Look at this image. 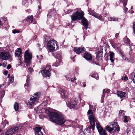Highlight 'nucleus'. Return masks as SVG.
Listing matches in <instances>:
<instances>
[{"label":"nucleus","instance_id":"obj_1","mask_svg":"<svg viewBox=\"0 0 135 135\" xmlns=\"http://www.w3.org/2000/svg\"><path fill=\"white\" fill-rule=\"evenodd\" d=\"M50 120L59 125L64 124L68 127L71 126V122L68 120H64V118L60 114L54 112H50L49 114Z\"/></svg>","mask_w":135,"mask_h":135},{"label":"nucleus","instance_id":"obj_2","mask_svg":"<svg viewBox=\"0 0 135 135\" xmlns=\"http://www.w3.org/2000/svg\"><path fill=\"white\" fill-rule=\"evenodd\" d=\"M87 114L88 115L89 119L91 125V126L88 127V128L90 129L92 128L93 131L95 126V122H96V123H97L96 122L97 120L96 119L95 114L91 109H90L88 110Z\"/></svg>","mask_w":135,"mask_h":135},{"label":"nucleus","instance_id":"obj_3","mask_svg":"<svg viewBox=\"0 0 135 135\" xmlns=\"http://www.w3.org/2000/svg\"><path fill=\"white\" fill-rule=\"evenodd\" d=\"M47 46L48 51L53 52L55 50V46H57L56 41L54 40H49L47 43Z\"/></svg>","mask_w":135,"mask_h":135},{"label":"nucleus","instance_id":"obj_4","mask_svg":"<svg viewBox=\"0 0 135 135\" xmlns=\"http://www.w3.org/2000/svg\"><path fill=\"white\" fill-rule=\"evenodd\" d=\"M111 125L112 128H111L109 126H107L106 127L105 129L109 132H114L116 131H119L120 130V128L117 123L115 122H112Z\"/></svg>","mask_w":135,"mask_h":135},{"label":"nucleus","instance_id":"obj_5","mask_svg":"<svg viewBox=\"0 0 135 135\" xmlns=\"http://www.w3.org/2000/svg\"><path fill=\"white\" fill-rule=\"evenodd\" d=\"M25 61L26 65L28 66L31 63L32 57V54L29 52V50L25 51L24 55Z\"/></svg>","mask_w":135,"mask_h":135},{"label":"nucleus","instance_id":"obj_6","mask_svg":"<svg viewBox=\"0 0 135 135\" xmlns=\"http://www.w3.org/2000/svg\"><path fill=\"white\" fill-rule=\"evenodd\" d=\"M83 12H80L76 11L74 12L73 14L71 16V20L74 21H76L77 20H80L84 16Z\"/></svg>","mask_w":135,"mask_h":135},{"label":"nucleus","instance_id":"obj_7","mask_svg":"<svg viewBox=\"0 0 135 135\" xmlns=\"http://www.w3.org/2000/svg\"><path fill=\"white\" fill-rule=\"evenodd\" d=\"M19 129H21L20 127L18 126L11 128L9 129L6 133V135H12L16 133Z\"/></svg>","mask_w":135,"mask_h":135},{"label":"nucleus","instance_id":"obj_8","mask_svg":"<svg viewBox=\"0 0 135 135\" xmlns=\"http://www.w3.org/2000/svg\"><path fill=\"white\" fill-rule=\"evenodd\" d=\"M38 97L35 98L32 96H31V98L28 101L27 103V105H29L31 108L32 107V106L36 103L38 100Z\"/></svg>","mask_w":135,"mask_h":135},{"label":"nucleus","instance_id":"obj_9","mask_svg":"<svg viewBox=\"0 0 135 135\" xmlns=\"http://www.w3.org/2000/svg\"><path fill=\"white\" fill-rule=\"evenodd\" d=\"M10 57V55L6 52H1L0 53V58L3 60H7Z\"/></svg>","mask_w":135,"mask_h":135},{"label":"nucleus","instance_id":"obj_10","mask_svg":"<svg viewBox=\"0 0 135 135\" xmlns=\"http://www.w3.org/2000/svg\"><path fill=\"white\" fill-rule=\"evenodd\" d=\"M97 128L100 135H107L105 131L99 123H96Z\"/></svg>","mask_w":135,"mask_h":135},{"label":"nucleus","instance_id":"obj_11","mask_svg":"<svg viewBox=\"0 0 135 135\" xmlns=\"http://www.w3.org/2000/svg\"><path fill=\"white\" fill-rule=\"evenodd\" d=\"M30 76L29 75H28L27 76V79L26 81V83L24 85V87L26 89L30 91Z\"/></svg>","mask_w":135,"mask_h":135},{"label":"nucleus","instance_id":"obj_12","mask_svg":"<svg viewBox=\"0 0 135 135\" xmlns=\"http://www.w3.org/2000/svg\"><path fill=\"white\" fill-rule=\"evenodd\" d=\"M85 48L84 47H74V50L77 54L82 53L84 51Z\"/></svg>","mask_w":135,"mask_h":135},{"label":"nucleus","instance_id":"obj_13","mask_svg":"<svg viewBox=\"0 0 135 135\" xmlns=\"http://www.w3.org/2000/svg\"><path fill=\"white\" fill-rule=\"evenodd\" d=\"M83 56L86 60L89 61H91L92 58L91 54L87 52L84 53L83 55Z\"/></svg>","mask_w":135,"mask_h":135},{"label":"nucleus","instance_id":"obj_14","mask_svg":"<svg viewBox=\"0 0 135 135\" xmlns=\"http://www.w3.org/2000/svg\"><path fill=\"white\" fill-rule=\"evenodd\" d=\"M60 90L61 93V94L62 98L64 99L67 98L69 94L68 92L61 88Z\"/></svg>","mask_w":135,"mask_h":135},{"label":"nucleus","instance_id":"obj_15","mask_svg":"<svg viewBox=\"0 0 135 135\" xmlns=\"http://www.w3.org/2000/svg\"><path fill=\"white\" fill-rule=\"evenodd\" d=\"M42 128L41 127H37L35 129V135H43V133L41 131Z\"/></svg>","mask_w":135,"mask_h":135},{"label":"nucleus","instance_id":"obj_16","mask_svg":"<svg viewBox=\"0 0 135 135\" xmlns=\"http://www.w3.org/2000/svg\"><path fill=\"white\" fill-rule=\"evenodd\" d=\"M41 73L44 77H49L50 76V73L49 71H47L44 69L41 71Z\"/></svg>","mask_w":135,"mask_h":135},{"label":"nucleus","instance_id":"obj_17","mask_svg":"<svg viewBox=\"0 0 135 135\" xmlns=\"http://www.w3.org/2000/svg\"><path fill=\"white\" fill-rule=\"evenodd\" d=\"M81 19V22L83 23L86 29H87L88 26V23L87 20L83 17Z\"/></svg>","mask_w":135,"mask_h":135},{"label":"nucleus","instance_id":"obj_18","mask_svg":"<svg viewBox=\"0 0 135 135\" xmlns=\"http://www.w3.org/2000/svg\"><path fill=\"white\" fill-rule=\"evenodd\" d=\"M126 93L120 91H117V95L120 98H122L126 97Z\"/></svg>","mask_w":135,"mask_h":135},{"label":"nucleus","instance_id":"obj_19","mask_svg":"<svg viewBox=\"0 0 135 135\" xmlns=\"http://www.w3.org/2000/svg\"><path fill=\"white\" fill-rule=\"evenodd\" d=\"M76 105V101L75 100H73L71 102L68 103L67 104V105L70 108H72L75 107Z\"/></svg>","mask_w":135,"mask_h":135},{"label":"nucleus","instance_id":"obj_20","mask_svg":"<svg viewBox=\"0 0 135 135\" xmlns=\"http://www.w3.org/2000/svg\"><path fill=\"white\" fill-rule=\"evenodd\" d=\"M53 56L57 59H61V52H57L53 54Z\"/></svg>","mask_w":135,"mask_h":135},{"label":"nucleus","instance_id":"obj_21","mask_svg":"<svg viewBox=\"0 0 135 135\" xmlns=\"http://www.w3.org/2000/svg\"><path fill=\"white\" fill-rule=\"evenodd\" d=\"M110 60L112 62H114V53L112 51L109 52Z\"/></svg>","mask_w":135,"mask_h":135},{"label":"nucleus","instance_id":"obj_22","mask_svg":"<svg viewBox=\"0 0 135 135\" xmlns=\"http://www.w3.org/2000/svg\"><path fill=\"white\" fill-rule=\"evenodd\" d=\"M56 13V12L55 10L54 9L51 10L49 12L48 14L47 15V16L48 17L50 18L52 16H54Z\"/></svg>","mask_w":135,"mask_h":135},{"label":"nucleus","instance_id":"obj_23","mask_svg":"<svg viewBox=\"0 0 135 135\" xmlns=\"http://www.w3.org/2000/svg\"><path fill=\"white\" fill-rule=\"evenodd\" d=\"M21 52V49L20 48H18L15 51V56L18 57H20Z\"/></svg>","mask_w":135,"mask_h":135},{"label":"nucleus","instance_id":"obj_24","mask_svg":"<svg viewBox=\"0 0 135 135\" xmlns=\"http://www.w3.org/2000/svg\"><path fill=\"white\" fill-rule=\"evenodd\" d=\"M88 12L89 14L90 15L94 16V17H97V13L94 12L93 10H92L91 8H89Z\"/></svg>","mask_w":135,"mask_h":135},{"label":"nucleus","instance_id":"obj_25","mask_svg":"<svg viewBox=\"0 0 135 135\" xmlns=\"http://www.w3.org/2000/svg\"><path fill=\"white\" fill-rule=\"evenodd\" d=\"M61 61V59H57L56 61L52 65V66L56 67L58 66Z\"/></svg>","mask_w":135,"mask_h":135},{"label":"nucleus","instance_id":"obj_26","mask_svg":"<svg viewBox=\"0 0 135 135\" xmlns=\"http://www.w3.org/2000/svg\"><path fill=\"white\" fill-rule=\"evenodd\" d=\"M123 41L126 44V45H129L130 44V41L129 38L126 37H125L123 38Z\"/></svg>","mask_w":135,"mask_h":135},{"label":"nucleus","instance_id":"obj_27","mask_svg":"<svg viewBox=\"0 0 135 135\" xmlns=\"http://www.w3.org/2000/svg\"><path fill=\"white\" fill-rule=\"evenodd\" d=\"M1 124V126L3 128L6 125L8 126L9 124V123L7 120L5 119L4 121H3Z\"/></svg>","mask_w":135,"mask_h":135},{"label":"nucleus","instance_id":"obj_28","mask_svg":"<svg viewBox=\"0 0 135 135\" xmlns=\"http://www.w3.org/2000/svg\"><path fill=\"white\" fill-rule=\"evenodd\" d=\"M28 20H30L31 22L33 21V16L32 15L28 16L26 19L24 20L25 21H28Z\"/></svg>","mask_w":135,"mask_h":135},{"label":"nucleus","instance_id":"obj_29","mask_svg":"<svg viewBox=\"0 0 135 135\" xmlns=\"http://www.w3.org/2000/svg\"><path fill=\"white\" fill-rule=\"evenodd\" d=\"M108 19L109 21H115L117 20L118 18L115 17H108Z\"/></svg>","mask_w":135,"mask_h":135},{"label":"nucleus","instance_id":"obj_30","mask_svg":"<svg viewBox=\"0 0 135 135\" xmlns=\"http://www.w3.org/2000/svg\"><path fill=\"white\" fill-rule=\"evenodd\" d=\"M14 109L15 110H17L18 109L19 105L18 103L15 102L14 105Z\"/></svg>","mask_w":135,"mask_h":135},{"label":"nucleus","instance_id":"obj_31","mask_svg":"<svg viewBox=\"0 0 135 135\" xmlns=\"http://www.w3.org/2000/svg\"><path fill=\"white\" fill-rule=\"evenodd\" d=\"M51 66L50 65L47 64L46 66V67L45 68L44 70H46L47 71H50L51 70H50Z\"/></svg>","mask_w":135,"mask_h":135},{"label":"nucleus","instance_id":"obj_32","mask_svg":"<svg viewBox=\"0 0 135 135\" xmlns=\"http://www.w3.org/2000/svg\"><path fill=\"white\" fill-rule=\"evenodd\" d=\"M124 114V111L123 110H120L119 112V116L120 117L123 116Z\"/></svg>","mask_w":135,"mask_h":135},{"label":"nucleus","instance_id":"obj_33","mask_svg":"<svg viewBox=\"0 0 135 135\" xmlns=\"http://www.w3.org/2000/svg\"><path fill=\"white\" fill-rule=\"evenodd\" d=\"M97 17H96V18L98 19L99 20L101 21H104V19L103 18H102V16L101 15H100L99 14H98L97 13Z\"/></svg>","mask_w":135,"mask_h":135},{"label":"nucleus","instance_id":"obj_34","mask_svg":"<svg viewBox=\"0 0 135 135\" xmlns=\"http://www.w3.org/2000/svg\"><path fill=\"white\" fill-rule=\"evenodd\" d=\"M40 93L38 92H36V93H35L33 95V96H32L34 97L35 98H36V97H38V100L39 99V98L40 97L39 96Z\"/></svg>","mask_w":135,"mask_h":135},{"label":"nucleus","instance_id":"obj_35","mask_svg":"<svg viewBox=\"0 0 135 135\" xmlns=\"http://www.w3.org/2000/svg\"><path fill=\"white\" fill-rule=\"evenodd\" d=\"M91 76L94 78H95L97 80H98L99 79V76L97 74H94L92 75H91Z\"/></svg>","mask_w":135,"mask_h":135},{"label":"nucleus","instance_id":"obj_36","mask_svg":"<svg viewBox=\"0 0 135 135\" xmlns=\"http://www.w3.org/2000/svg\"><path fill=\"white\" fill-rule=\"evenodd\" d=\"M121 79L122 80L126 81L128 80V78L127 75H125L124 76L122 77Z\"/></svg>","mask_w":135,"mask_h":135},{"label":"nucleus","instance_id":"obj_37","mask_svg":"<svg viewBox=\"0 0 135 135\" xmlns=\"http://www.w3.org/2000/svg\"><path fill=\"white\" fill-rule=\"evenodd\" d=\"M91 63L92 64H95L97 65H99V64L98 63H96L94 59H92L91 60Z\"/></svg>","mask_w":135,"mask_h":135},{"label":"nucleus","instance_id":"obj_38","mask_svg":"<svg viewBox=\"0 0 135 135\" xmlns=\"http://www.w3.org/2000/svg\"><path fill=\"white\" fill-rule=\"evenodd\" d=\"M128 0H123L122 3H123V6L124 7H125L127 4V2Z\"/></svg>","mask_w":135,"mask_h":135},{"label":"nucleus","instance_id":"obj_39","mask_svg":"<svg viewBox=\"0 0 135 135\" xmlns=\"http://www.w3.org/2000/svg\"><path fill=\"white\" fill-rule=\"evenodd\" d=\"M12 32L14 34L16 33H19L20 32V31L19 30H17L16 29H15L12 30Z\"/></svg>","mask_w":135,"mask_h":135},{"label":"nucleus","instance_id":"obj_40","mask_svg":"<svg viewBox=\"0 0 135 135\" xmlns=\"http://www.w3.org/2000/svg\"><path fill=\"white\" fill-rule=\"evenodd\" d=\"M34 70H33L32 68L31 67H29L28 68V72H29L31 73L32 71H33Z\"/></svg>","mask_w":135,"mask_h":135},{"label":"nucleus","instance_id":"obj_41","mask_svg":"<svg viewBox=\"0 0 135 135\" xmlns=\"http://www.w3.org/2000/svg\"><path fill=\"white\" fill-rule=\"evenodd\" d=\"M110 43L112 46L113 47H115V42L113 41H112L110 42Z\"/></svg>","mask_w":135,"mask_h":135},{"label":"nucleus","instance_id":"obj_42","mask_svg":"<svg viewBox=\"0 0 135 135\" xmlns=\"http://www.w3.org/2000/svg\"><path fill=\"white\" fill-rule=\"evenodd\" d=\"M3 20L4 21V23L6 24V25H8V23L7 21V19L6 17H4L3 18Z\"/></svg>","mask_w":135,"mask_h":135},{"label":"nucleus","instance_id":"obj_43","mask_svg":"<svg viewBox=\"0 0 135 135\" xmlns=\"http://www.w3.org/2000/svg\"><path fill=\"white\" fill-rule=\"evenodd\" d=\"M105 89H104L103 90V95L102 96V97L101 98H102L103 99V98H104V97H105V94H104V91H105Z\"/></svg>","mask_w":135,"mask_h":135},{"label":"nucleus","instance_id":"obj_44","mask_svg":"<svg viewBox=\"0 0 135 135\" xmlns=\"http://www.w3.org/2000/svg\"><path fill=\"white\" fill-rule=\"evenodd\" d=\"M105 91H104V93H110V90L109 89H105Z\"/></svg>","mask_w":135,"mask_h":135},{"label":"nucleus","instance_id":"obj_45","mask_svg":"<svg viewBox=\"0 0 135 135\" xmlns=\"http://www.w3.org/2000/svg\"><path fill=\"white\" fill-rule=\"evenodd\" d=\"M41 45L40 44L38 43L37 44V47H38L40 51H41L42 50V49L40 47Z\"/></svg>","mask_w":135,"mask_h":135},{"label":"nucleus","instance_id":"obj_46","mask_svg":"<svg viewBox=\"0 0 135 135\" xmlns=\"http://www.w3.org/2000/svg\"><path fill=\"white\" fill-rule=\"evenodd\" d=\"M37 58L39 59H42V57H43V56L41 55H40V56L37 55Z\"/></svg>","mask_w":135,"mask_h":135},{"label":"nucleus","instance_id":"obj_47","mask_svg":"<svg viewBox=\"0 0 135 135\" xmlns=\"http://www.w3.org/2000/svg\"><path fill=\"white\" fill-rule=\"evenodd\" d=\"M10 82H13V78L11 77L9 78Z\"/></svg>","mask_w":135,"mask_h":135},{"label":"nucleus","instance_id":"obj_48","mask_svg":"<svg viewBox=\"0 0 135 135\" xmlns=\"http://www.w3.org/2000/svg\"><path fill=\"white\" fill-rule=\"evenodd\" d=\"M11 68V66L10 64H9L7 65V69H9Z\"/></svg>","mask_w":135,"mask_h":135},{"label":"nucleus","instance_id":"obj_49","mask_svg":"<svg viewBox=\"0 0 135 135\" xmlns=\"http://www.w3.org/2000/svg\"><path fill=\"white\" fill-rule=\"evenodd\" d=\"M80 102L81 103H83V105H84L85 104V102L83 100H81Z\"/></svg>","mask_w":135,"mask_h":135},{"label":"nucleus","instance_id":"obj_50","mask_svg":"<svg viewBox=\"0 0 135 135\" xmlns=\"http://www.w3.org/2000/svg\"><path fill=\"white\" fill-rule=\"evenodd\" d=\"M88 129V128L86 129V132L88 133V134H87L88 135H90V132L89 131H87Z\"/></svg>","mask_w":135,"mask_h":135},{"label":"nucleus","instance_id":"obj_51","mask_svg":"<svg viewBox=\"0 0 135 135\" xmlns=\"http://www.w3.org/2000/svg\"><path fill=\"white\" fill-rule=\"evenodd\" d=\"M32 22V23L34 24H36L37 23V22L35 21H33L32 22Z\"/></svg>","mask_w":135,"mask_h":135},{"label":"nucleus","instance_id":"obj_52","mask_svg":"<svg viewBox=\"0 0 135 135\" xmlns=\"http://www.w3.org/2000/svg\"><path fill=\"white\" fill-rule=\"evenodd\" d=\"M8 71H5V73H4V75H7V74H8Z\"/></svg>","mask_w":135,"mask_h":135},{"label":"nucleus","instance_id":"obj_53","mask_svg":"<svg viewBox=\"0 0 135 135\" xmlns=\"http://www.w3.org/2000/svg\"><path fill=\"white\" fill-rule=\"evenodd\" d=\"M119 35V33H117L115 34V37L116 38H117L118 37V36Z\"/></svg>","mask_w":135,"mask_h":135},{"label":"nucleus","instance_id":"obj_54","mask_svg":"<svg viewBox=\"0 0 135 135\" xmlns=\"http://www.w3.org/2000/svg\"><path fill=\"white\" fill-rule=\"evenodd\" d=\"M7 64L6 63H3V66L4 67H6Z\"/></svg>","mask_w":135,"mask_h":135},{"label":"nucleus","instance_id":"obj_55","mask_svg":"<svg viewBox=\"0 0 135 135\" xmlns=\"http://www.w3.org/2000/svg\"><path fill=\"white\" fill-rule=\"evenodd\" d=\"M128 120H127V119H124V122L125 123H127L128 122Z\"/></svg>","mask_w":135,"mask_h":135},{"label":"nucleus","instance_id":"obj_56","mask_svg":"<svg viewBox=\"0 0 135 135\" xmlns=\"http://www.w3.org/2000/svg\"><path fill=\"white\" fill-rule=\"evenodd\" d=\"M3 24L2 23V22L1 21H0V28L2 26Z\"/></svg>","mask_w":135,"mask_h":135},{"label":"nucleus","instance_id":"obj_57","mask_svg":"<svg viewBox=\"0 0 135 135\" xmlns=\"http://www.w3.org/2000/svg\"><path fill=\"white\" fill-rule=\"evenodd\" d=\"M104 98H103V99L102 98H101V103H102L104 102Z\"/></svg>","mask_w":135,"mask_h":135},{"label":"nucleus","instance_id":"obj_58","mask_svg":"<svg viewBox=\"0 0 135 135\" xmlns=\"http://www.w3.org/2000/svg\"><path fill=\"white\" fill-rule=\"evenodd\" d=\"M124 60H127V61H129V59H128V58H126V59H124Z\"/></svg>","mask_w":135,"mask_h":135},{"label":"nucleus","instance_id":"obj_59","mask_svg":"<svg viewBox=\"0 0 135 135\" xmlns=\"http://www.w3.org/2000/svg\"><path fill=\"white\" fill-rule=\"evenodd\" d=\"M38 8L39 9H40L41 8V5L38 6Z\"/></svg>","mask_w":135,"mask_h":135},{"label":"nucleus","instance_id":"obj_60","mask_svg":"<svg viewBox=\"0 0 135 135\" xmlns=\"http://www.w3.org/2000/svg\"><path fill=\"white\" fill-rule=\"evenodd\" d=\"M124 118L125 119H127V116L125 115L124 117Z\"/></svg>","mask_w":135,"mask_h":135},{"label":"nucleus","instance_id":"obj_61","mask_svg":"<svg viewBox=\"0 0 135 135\" xmlns=\"http://www.w3.org/2000/svg\"><path fill=\"white\" fill-rule=\"evenodd\" d=\"M107 13H105L104 15H103V16H104V17H105L107 16Z\"/></svg>","mask_w":135,"mask_h":135},{"label":"nucleus","instance_id":"obj_62","mask_svg":"<svg viewBox=\"0 0 135 135\" xmlns=\"http://www.w3.org/2000/svg\"><path fill=\"white\" fill-rule=\"evenodd\" d=\"M19 62L20 63V64L21 65V60L20 59L19 60Z\"/></svg>","mask_w":135,"mask_h":135},{"label":"nucleus","instance_id":"obj_63","mask_svg":"<svg viewBox=\"0 0 135 135\" xmlns=\"http://www.w3.org/2000/svg\"><path fill=\"white\" fill-rule=\"evenodd\" d=\"M71 23H68L67 24V26H70L71 25Z\"/></svg>","mask_w":135,"mask_h":135},{"label":"nucleus","instance_id":"obj_64","mask_svg":"<svg viewBox=\"0 0 135 135\" xmlns=\"http://www.w3.org/2000/svg\"><path fill=\"white\" fill-rule=\"evenodd\" d=\"M71 81L72 82H74V79L73 78H71Z\"/></svg>","mask_w":135,"mask_h":135}]
</instances>
